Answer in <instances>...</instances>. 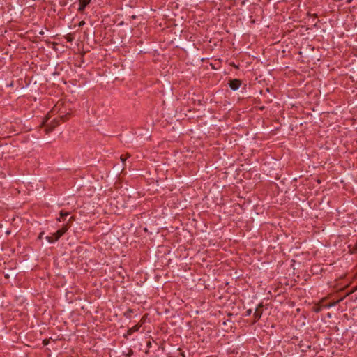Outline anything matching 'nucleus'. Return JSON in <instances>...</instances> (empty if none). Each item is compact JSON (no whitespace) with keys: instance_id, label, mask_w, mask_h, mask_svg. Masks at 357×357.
I'll return each mask as SVG.
<instances>
[{"instance_id":"obj_1","label":"nucleus","mask_w":357,"mask_h":357,"mask_svg":"<svg viewBox=\"0 0 357 357\" xmlns=\"http://www.w3.org/2000/svg\"><path fill=\"white\" fill-rule=\"evenodd\" d=\"M48 119H49V118L46 117L44 119V121H43V125L45 127V132L46 134H48L50 132H52L54 129V128L56 127L59 124V121L56 120V119H54L50 123H47Z\"/></svg>"},{"instance_id":"obj_2","label":"nucleus","mask_w":357,"mask_h":357,"mask_svg":"<svg viewBox=\"0 0 357 357\" xmlns=\"http://www.w3.org/2000/svg\"><path fill=\"white\" fill-rule=\"evenodd\" d=\"M340 301H337L336 302L323 301H321V304L318 307H317L314 311L315 312H319V311H321L330 308L332 306L336 305Z\"/></svg>"},{"instance_id":"obj_3","label":"nucleus","mask_w":357,"mask_h":357,"mask_svg":"<svg viewBox=\"0 0 357 357\" xmlns=\"http://www.w3.org/2000/svg\"><path fill=\"white\" fill-rule=\"evenodd\" d=\"M69 229L68 224L63 225L62 228L53 234L54 240L57 241Z\"/></svg>"},{"instance_id":"obj_4","label":"nucleus","mask_w":357,"mask_h":357,"mask_svg":"<svg viewBox=\"0 0 357 357\" xmlns=\"http://www.w3.org/2000/svg\"><path fill=\"white\" fill-rule=\"evenodd\" d=\"M241 85V81L238 79H234L229 81V86L233 91L238 90Z\"/></svg>"},{"instance_id":"obj_5","label":"nucleus","mask_w":357,"mask_h":357,"mask_svg":"<svg viewBox=\"0 0 357 357\" xmlns=\"http://www.w3.org/2000/svg\"><path fill=\"white\" fill-rule=\"evenodd\" d=\"M142 324H137L135 325L134 326L128 328L127 331V333L124 334V337L127 338L128 335H132L133 333L137 332L139 331V328L141 327Z\"/></svg>"},{"instance_id":"obj_6","label":"nucleus","mask_w":357,"mask_h":357,"mask_svg":"<svg viewBox=\"0 0 357 357\" xmlns=\"http://www.w3.org/2000/svg\"><path fill=\"white\" fill-rule=\"evenodd\" d=\"M91 0H79V6L78 8V11L79 13H82L86 7L90 3Z\"/></svg>"},{"instance_id":"obj_7","label":"nucleus","mask_w":357,"mask_h":357,"mask_svg":"<svg viewBox=\"0 0 357 357\" xmlns=\"http://www.w3.org/2000/svg\"><path fill=\"white\" fill-rule=\"evenodd\" d=\"M59 213L60 216L56 218V220L59 222L64 221L65 218L70 214L69 212L65 211L63 210H61Z\"/></svg>"},{"instance_id":"obj_8","label":"nucleus","mask_w":357,"mask_h":357,"mask_svg":"<svg viewBox=\"0 0 357 357\" xmlns=\"http://www.w3.org/2000/svg\"><path fill=\"white\" fill-rule=\"evenodd\" d=\"M123 355L127 357H131L133 355V351L132 349L128 348L126 351H123Z\"/></svg>"},{"instance_id":"obj_9","label":"nucleus","mask_w":357,"mask_h":357,"mask_svg":"<svg viewBox=\"0 0 357 357\" xmlns=\"http://www.w3.org/2000/svg\"><path fill=\"white\" fill-rule=\"evenodd\" d=\"M46 239L50 243L56 242V241L54 240V236L53 235L51 236H46Z\"/></svg>"},{"instance_id":"obj_10","label":"nucleus","mask_w":357,"mask_h":357,"mask_svg":"<svg viewBox=\"0 0 357 357\" xmlns=\"http://www.w3.org/2000/svg\"><path fill=\"white\" fill-rule=\"evenodd\" d=\"M129 157H130V155H128V154L126 155V157H125L123 155H121V160L122 162L124 163L125 161L126 160V159Z\"/></svg>"},{"instance_id":"obj_11","label":"nucleus","mask_w":357,"mask_h":357,"mask_svg":"<svg viewBox=\"0 0 357 357\" xmlns=\"http://www.w3.org/2000/svg\"><path fill=\"white\" fill-rule=\"evenodd\" d=\"M262 314H254L255 320H258L261 318Z\"/></svg>"},{"instance_id":"obj_12","label":"nucleus","mask_w":357,"mask_h":357,"mask_svg":"<svg viewBox=\"0 0 357 357\" xmlns=\"http://www.w3.org/2000/svg\"><path fill=\"white\" fill-rule=\"evenodd\" d=\"M356 291H357V285L352 288V289L351 290L350 294L354 293V292H355Z\"/></svg>"},{"instance_id":"obj_13","label":"nucleus","mask_w":357,"mask_h":357,"mask_svg":"<svg viewBox=\"0 0 357 357\" xmlns=\"http://www.w3.org/2000/svg\"><path fill=\"white\" fill-rule=\"evenodd\" d=\"M47 344H48V340H43V344H44V345H47Z\"/></svg>"},{"instance_id":"obj_14","label":"nucleus","mask_w":357,"mask_h":357,"mask_svg":"<svg viewBox=\"0 0 357 357\" xmlns=\"http://www.w3.org/2000/svg\"><path fill=\"white\" fill-rule=\"evenodd\" d=\"M83 24H84V21H82V22H79V26H82Z\"/></svg>"},{"instance_id":"obj_15","label":"nucleus","mask_w":357,"mask_h":357,"mask_svg":"<svg viewBox=\"0 0 357 357\" xmlns=\"http://www.w3.org/2000/svg\"><path fill=\"white\" fill-rule=\"evenodd\" d=\"M126 312L132 313V312H132V310H131V309H128V310H127V311H126Z\"/></svg>"},{"instance_id":"obj_16","label":"nucleus","mask_w":357,"mask_h":357,"mask_svg":"<svg viewBox=\"0 0 357 357\" xmlns=\"http://www.w3.org/2000/svg\"><path fill=\"white\" fill-rule=\"evenodd\" d=\"M246 312H248V313L252 312V310H251V309H249V310H248L246 311Z\"/></svg>"},{"instance_id":"obj_17","label":"nucleus","mask_w":357,"mask_h":357,"mask_svg":"<svg viewBox=\"0 0 357 357\" xmlns=\"http://www.w3.org/2000/svg\"><path fill=\"white\" fill-rule=\"evenodd\" d=\"M61 118L62 119L63 121H65L66 119H64L63 116H61Z\"/></svg>"},{"instance_id":"obj_18","label":"nucleus","mask_w":357,"mask_h":357,"mask_svg":"<svg viewBox=\"0 0 357 357\" xmlns=\"http://www.w3.org/2000/svg\"><path fill=\"white\" fill-rule=\"evenodd\" d=\"M352 1V0H347V3H350Z\"/></svg>"},{"instance_id":"obj_19","label":"nucleus","mask_w":357,"mask_h":357,"mask_svg":"<svg viewBox=\"0 0 357 357\" xmlns=\"http://www.w3.org/2000/svg\"><path fill=\"white\" fill-rule=\"evenodd\" d=\"M43 233L40 234V235H39V238H42V235H43Z\"/></svg>"},{"instance_id":"obj_20","label":"nucleus","mask_w":357,"mask_h":357,"mask_svg":"<svg viewBox=\"0 0 357 357\" xmlns=\"http://www.w3.org/2000/svg\"><path fill=\"white\" fill-rule=\"evenodd\" d=\"M331 313L327 314V317H328V318H330V317H331Z\"/></svg>"},{"instance_id":"obj_21","label":"nucleus","mask_w":357,"mask_h":357,"mask_svg":"<svg viewBox=\"0 0 357 357\" xmlns=\"http://www.w3.org/2000/svg\"><path fill=\"white\" fill-rule=\"evenodd\" d=\"M141 321H145V317H142Z\"/></svg>"},{"instance_id":"obj_22","label":"nucleus","mask_w":357,"mask_h":357,"mask_svg":"<svg viewBox=\"0 0 357 357\" xmlns=\"http://www.w3.org/2000/svg\"><path fill=\"white\" fill-rule=\"evenodd\" d=\"M132 18L135 19V18H136V16H135V15H132Z\"/></svg>"},{"instance_id":"obj_23","label":"nucleus","mask_w":357,"mask_h":357,"mask_svg":"<svg viewBox=\"0 0 357 357\" xmlns=\"http://www.w3.org/2000/svg\"><path fill=\"white\" fill-rule=\"evenodd\" d=\"M299 311H300V309H298H298L296 310V312H299Z\"/></svg>"},{"instance_id":"obj_24","label":"nucleus","mask_w":357,"mask_h":357,"mask_svg":"<svg viewBox=\"0 0 357 357\" xmlns=\"http://www.w3.org/2000/svg\"><path fill=\"white\" fill-rule=\"evenodd\" d=\"M234 314H231V313H229L228 314V315L231 316V315H233Z\"/></svg>"}]
</instances>
